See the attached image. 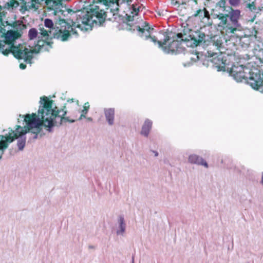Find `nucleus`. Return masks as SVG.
Returning a JSON list of instances; mask_svg holds the SVG:
<instances>
[{
    "instance_id": "obj_4",
    "label": "nucleus",
    "mask_w": 263,
    "mask_h": 263,
    "mask_svg": "<svg viewBox=\"0 0 263 263\" xmlns=\"http://www.w3.org/2000/svg\"><path fill=\"white\" fill-rule=\"evenodd\" d=\"M41 100L43 101V103L42 107L39 109V115L41 117L44 126L45 127L48 128L52 127L54 123L57 122L54 120L57 118H60V124L63 122H74V120H69L68 118L65 117L66 114L65 108L57 111L52 109V100H49L46 96L41 98Z\"/></svg>"
},
{
    "instance_id": "obj_32",
    "label": "nucleus",
    "mask_w": 263,
    "mask_h": 263,
    "mask_svg": "<svg viewBox=\"0 0 263 263\" xmlns=\"http://www.w3.org/2000/svg\"><path fill=\"white\" fill-rule=\"evenodd\" d=\"M120 229H121V232L122 233H124L125 229V224H120Z\"/></svg>"
},
{
    "instance_id": "obj_17",
    "label": "nucleus",
    "mask_w": 263,
    "mask_h": 263,
    "mask_svg": "<svg viewBox=\"0 0 263 263\" xmlns=\"http://www.w3.org/2000/svg\"><path fill=\"white\" fill-rule=\"evenodd\" d=\"M105 118L109 124L112 125L114 121L115 109L108 108L104 110Z\"/></svg>"
},
{
    "instance_id": "obj_2",
    "label": "nucleus",
    "mask_w": 263,
    "mask_h": 263,
    "mask_svg": "<svg viewBox=\"0 0 263 263\" xmlns=\"http://www.w3.org/2000/svg\"><path fill=\"white\" fill-rule=\"evenodd\" d=\"M76 19L73 25H76L81 30L83 29V25L85 26H91L93 24H101L106 18L109 21L115 22L112 14L107 13V9H105L104 11L100 6L95 5H90L86 13L81 12L79 15L76 14Z\"/></svg>"
},
{
    "instance_id": "obj_21",
    "label": "nucleus",
    "mask_w": 263,
    "mask_h": 263,
    "mask_svg": "<svg viewBox=\"0 0 263 263\" xmlns=\"http://www.w3.org/2000/svg\"><path fill=\"white\" fill-rule=\"evenodd\" d=\"M251 80L252 82H250V85L254 89L258 90L263 86V80L259 79L258 80H254V78H251Z\"/></svg>"
},
{
    "instance_id": "obj_20",
    "label": "nucleus",
    "mask_w": 263,
    "mask_h": 263,
    "mask_svg": "<svg viewBox=\"0 0 263 263\" xmlns=\"http://www.w3.org/2000/svg\"><path fill=\"white\" fill-rule=\"evenodd\" d=\"M6 14L4 9L0 6V30H3L7 25H9L7 21H3V17L5 16Z\"/></svg>"
},
{
    "instance_id": "obj_6",
    "label": "nucleus",
    "mask_w": 263,
    "mask_h": 263,
    "mask_svg": "<svg viewBox=\"0 0 263 263\" xmlns=\"http://www.w3.org/2000/svg\"><path fill=\"white\" fill-rule=\"evenodd\" d=\"M0 52L5 55L12 53L15 58L24 59L26 63H31L33 50L28 49L24 45H10L6 42L0 40Z\"/></svg>"
},
{
    "instance_id": "obj_31",
    "label": "nucleus",
    "mask_w": 263,
    "mask_h": 263,
    "mask_svg": "<svg viewBox=\"0 0 263 263\" xmlns=\"http://www.w3.org/2000/svg\"><path fill=\"white\" fill-rule=\"evenodd\" d=\"M133 9L135 12V14L137 15L138 12L139 11V8H136L134 5H133Z\"/></svg>"
},
{
    "instance_id": "obj_7",
    "label": "nucleus",
    "mask_w": 263,
    "mask_h": 263,
    "mask_svg": "<svg viewBox=\"0 0 263 263\" xmlns=\"http://www.w3.org/2000/svg\"><path fill=\"white\" fill-rule=\"evenodd\" d=\"M74 22L75 21L72 20L71 25L64 22L63 25H61L60 27H57L56 28L50 37L62 42L67 41L71 37L72 34H78L77 32L73 28V27L77 28L76 25L74 26L73 25Z\"/></svg>"
},
{
    "instance_id": "obj_37",
    "label": "nucleus",
    "mask_w": 263,
    "mask_h": 263,
    "mask_svg": "<svg viewBox=\"0 0 263 263\" xmlns=\"http://www.w3.org/2000/svg\"><path fill=\"white\" fill-rule=\"evenodd\" d=\"M101 1L102 0H97V2H100V3L101 2Z\"/></svg>"
},
{
    "instance_id": "obj_19",
    "label": "nucleus",
    "mask_w": 263,
    "mask_h": 263,
    "mask_svg": "<svg viewBox=\"0 0 263 263\" xmlns=\"http://www.w3.org/2000/svg\"><path fill=\"white\" fill-rule=\"evenodd\" d=\"M152 126V122L147 120L145 121L144 125L142 126L141 134L144 136H147Z\"/></svg>"
},
{
    "instance_id": "obj_13",
    "label": "nucleus",
    "mask_w": 263,
    "mask_h": 263,
    "mask_svg": "<svg viewBox=\"0 0 263 263\" xmlns=\"http://www.w3.org/2000/svg\"><path fill=\"white\" fill-rule=\"evenodd\" d=\"M45 3L48 9L54 10L55 13L61 11L62 0H45Z\"/></svg>"
},
{
    "instance_id": "obj_18",
    "label": "nucleus",
    "mask_w": 263,
    "mask_h": 263,
    "mask_svg": "<svg viewBox=\"0 0 263 263\" xmlns=\"http://www.w3.org/2000/svg\"><path fill=\"white\" fill-rule=\"evenodd\" d=\"M221 45V43H213L212 46L214 48H215L216 51H214V49L211 50L212 48L210 47V49H209L207 51L208 56L210 57H213L218 55V53L220 52V47Z\"/></svg>"
},
{
    "instance_id": "obj_23",
    "label": "nucleus",
    "mask_w": 263,
    "mask_h": 263,
    "mask_svg": "<svg viewBox=\"0 0 263 263\" xmlns=\"http://www.w3.org/2000/svg\"><path fill=\"white\" fill-rule=\"evenodd\" d=\"M38 32L35 28H32L29 30L28 37L30 40L35 39L37 35Z\"/></svg>"
},
{
    "instance_id": "obj_12",
    "label": "nucleus",
    "mask_w": 263,
    "mask_h": 263,
    "mask_svg": "<svg viewBox=\"0 0 263 263\" xmlns=\"http://www.w3.org/2000/svg\"><path fill=\"white\" fill-rule=\"evenodd\" d=\"M39 4V0H21L20 3V12L24 14L26 11L31 9H37L38 6L37 4Z\"/></svg>"
},
{
    "instance_id": "obj_3",
    "label": "nucleus",
    "mask_w": 263,
    "mask_h": 263,
    "mask_svg": "<svg viewBox=\"0 0 263 263\" xmlns=\"http://www.w3.org/2000/svg\"><path fill=\"white\" fill-rule=\"evenodd\" d=\"M205 37L204 33L200 31H194L188 27H184L181 32L172 37V41L168 46H165L167 52L179 53L184 51L185 48L181 46L183 42L193 41L197 46L202 42Z\"/></svg>"
},
{
    "instance_id": "obj_25",
    "label": "nucleus",
    "mask_w": 263,
    "mask_h": 263,
    "mask_svg": "<svg viewBox=\"0 0 263 263\" xmlns=\"http://www.w3.org/2000/svg\"><path fill=\"white\" fill-rule=\"evenodd\" d=\"M26 143V139H22L21 138L19 139L17 141V146L20 150H22Z\"/></svg>"
},
{
    "instance_id": "obj_34",
    "label": "nucleus",
    "mask_w": 263,
    "mask_h": 263,
    "mask_svg": "<svg viewBox=\"0 0 263 263\" xmlns=\"http://www.w3.org/2000/svg\"><path fill=\"white\" fill-rule=\"evenodd\" d=\"M120 224H123L124 223V218L123 217H120L119 219Z\"/></svg>"
},
{
    "instance_id": "obj_24",
    "label": "nucleus",
    "mask_w": 263,
    "mask_h": 263,
    "mask_svg": "<svg viewBox=\"0 0 263 263\" xmlns=\"http://www.w3.org/2000/svg\"><path fill=\"white\" fill-rule=\"evenodd\" d=\"M90 105L88 102H86L83 106V109L82 110V114L80 116V119L83 117H85V115L87 114L88 110L89 108Z\"/></svg>"
},
{
    "instance_id": "obj_22",
    "label": "nucleus",
    "mask_w": 263,
    "mask_h": 263,
    "mask_svg": "<svg viewBox=\"0 0 263 263\" xmlns=\"http://www.w3.org/2000/svg\"><path fill=\"white\" fill-rule=\"evenodd\" d=\"M20 5V3L16 0H10L5 4V8L8 10H13L17 8Z\"/></svg>"
},
{
    "instance_id": "obj_11",
    "label": "nucleus",
    "mask_w": 263,
    "mask_h": 263,
    "mask_svg": "<svg viewBox=\"0 0 263 263\" xmlns=\"http://www.w3.org/2000/svg\"><path fill=\"white\" fill-rule=\"evenodd\" d=\"M44 26L48 28L45 29L43 27L40 28V31L42 36L46 39H48L52 34V31L55 30L56 28H54V24L52 21L49 18H46L44 20Z\"/></svg>"
},
{
    "instance_id": "obj_16",
    "label": "nucleus",
    "mask_w": 263,
    "mask_h": 263,
    "mask_svg": "<svg viewBox=\"0 0 263 263\" xmlns=\"http://www.w3.org/2000/svg\"><path fill=\"white\" fill-rule=\"evenodd\" d=\"M189 161L191 163H195L208 167V163L202 158L196 155H192L189 156Z\"/></svg>"
},
{
    "instance_id": "obj_14",
    "label": "nucleus",
    "mask_w": 263,
    "mask_h": 263,
    "mask_svg": "<svg viewBox=\"0 0 263 263\" xmlns=\"http://www.w3.org/2000/svg\"><path fill=\"white\" fill-rule=\"evenodd\" d=\"M193 16L198 18L202 22H204L205 19L209 21L211 18L209 11L205 7L196 10Z\"/></svg>"
},
{
    "instance_id": "obj_15",
    "label": "nucleus",
    "mask_w": 263,
    "mask_h": 263,
    "mask_svg": "<svg viewBox=\"0 0 263 263\" xmlns=\"http://www.w3.org/2000/svg\"><path fill=\"white\" fill-rule=\"evenodd\" d=\"M231 72L237 81H241L242 80H246L248 78L245 71L241 70L238 71V68H232Z\"/></svg>"
},
{
    "instance_id": "obj_35",
    "label": "nucleus",
    "mask_w": 263,
    "mask_h": 263,
    "mask_svg": "<svg viewBox=\"0 0 263 263\" xmlns=\"http://www.w3.org/2000/svg\"><path fill=\"white\" fill-rule=\"evenodd\" d=\"M261 183L263 185V173H262V176H261Z\"/></svg>"
},
{
    "instance_id": "obj_10",
    "label": "nucleus",
    "mask_w": 263,
    "mask_h": 263,
    "mask_svg": "<svg viewBox=\"0 0 263 263\" xmlns=\"http://www.w3.org/2000/svg\"><path fill=\"white\" fill-rule=\"evenodd\" d=\"M12 27L16 30L8 31L5 36V40L7 44L11 45H14V41L16 39L21 36V34L18 31L22 30L24 25L22 22L15 21L12 25Z\"/></svg>"
},
{
    "instance_id": "obj_9",
    "label": "nucleus",
    "mask_w": 263,
    "mask_h": 263,
    "mask_svg": "<svg viewBox=\"0 0 263 263\" xmlns=\"http://www.w3.org/2000/svg\"><path fill=\"white\" fill-rule=\"evenodd\" d=\"M132 0H102V3L105 6L107 13H111L116 22H119L122 20V15L119 14L120 7L124 3H128Z\"/></svg>"
},
{
    "instance_id": "obj_29",
    "label": "nucleus",
    "mask_w": 263,
    "mask_h": 263,
    "mask_svg": "<svg viewBox=\"0 0 263 263\" xmlns=\"http://www.w3.org/2000/svg\"><path fill=\"white\" fill-rule=\"evenodd\" d=\"M241 0H229L230 5L232 7H237L240 3Z\"/></svg>"
},
{
    "instance_id": "obj_39",
    "label": "nucleus",
    "mask_w": 263,
    "mask_h": 263,
    "mask_svg": "<svg viewBox=\"0 0 263 263\" xmlns=\"http://www.w3.org/2000/svg\"><path fill=\"white\" fill-rule=\"evenodd\" d=\"M263 10V7H262V9H259L260 10Z\"/></svg>"
},
{
    "instance_id": "obj_30",
    "label": "nucleus",
    "mask_w": 263,
    "mask_h": 263,
    "mask_svg": "<svg viewBox=\"0 0 263 263\" xmlns=\"http://www.w3.org/2000/svg\"><path fill=\"white\" fill-rule=\"evenodd\" d=\"M232 68H238V71H241V70H244L245 68L247 69L246 66H243L242 65H239V66H233Z\"/></svg>"
},
{
    "instance_id": "obj_36",
    "label": "nucleus",
    "mask_w": 263,
    "mask_h": 263,
    "mask_svg": "<svg viewBox=\"0 0 263 263\" xmlns=\"http://www.w3.org/2000/svg\"><path fill=\"white\" fill-rule=\"evenodd\" d=\"M155 156H158V153H157V152H156V153H155Z\"/></svg>"
},
{
    "instance_id": "obj_27",
    "label": "nucleus",
    "mask_w": 263,
    "mask_h": 263,
    "mask_svg": "<svg viewBox=\"0 0 263 263\" xmlns=\"http://www.w3.org/2000/svg\"><path fill=\"white\" fill-rule=\"evenodd\" d=\"M247 8H248L251 11H255L256 10V7L254 2L247 4Z\"/></svg>"
},
{
    "instance_id": "obj_28",
    "label": "nucleus",
    "mask_w": 263,
    "mask_h": 263,
    "mask_svg": "<svg viewBox=\"0 0 263 263\" xmlns=\"http://www.w3.org/2000/svg\"><path fill=\"white\" fill-rule=\"evenodd\" d=\"M217 58H214L212 60V62L214 63L216 65H218L220 63L222 64H224L223 62V59L222 58L217 57Z\"/></svg>"
},
{
    "instance_id": "obj_1",
    "label": "nucleus",
    "mask_w": 263,
    "mask_h": 263,
    "mask_svg": "<svg viewBox=\"0 0 263 263\" xmlns=\"http://www.w3.org/2000/svg\"><path fill=\"white\" fill-rule=\"evenodd\" d=\"M24 121L26 123L27 126L22 127L20 125H16L15 132L11 129L8 134L0 135V159L9 143L28 132L34 134L39 133L40 131V126L44 125L41 117L35 113L25 115Z\"/></svg>"
},
{
    "instance_id": "obj_26",
    "label": "nucleus",
    "mask_w": 263,
    "mask_h": 263,
    "mask_svg": "<svg viewBox=\"0 0 263 263\" xmlns=\"http://www.w3.org/2000/svg\"><path fill=\"white\" fill-rule=\"evenodd\" d=\"M216 5L223 10H225L226 7V0H219V1L216 3Z\"/></svg>"
},
{
    "instance_id": "obj_5",
    "label": "nucleus",
    "mask_w": 263,
    "mask_h": 263,
    "mask_svg": "<svg viewBox=\"0 0 263 263\" xmlns=\"http://www.w3.org/2000/svg\"><path fill=\"white\" fill-rule=\"evenodd\" d=\"M230 9L228 14L219 13L213 15L214 18H217L220 21L218 26L222 28L227 35L235 34L241 29V24L239 22L240 11L234 9L232 7H230Z\"/></svg>"
},
{
    "instance_id": "obj_8",
    "label": "nucleus",
    "mask_w": 263,
    "mask_h": 263,
    "mask_svg": "<svg viewBox=\"0 0 263 263\" xmlns=\"http://www.w3.org/2000/svg\"><path fill=\"white\" fill-rule=\"evenodd\" d=\"M136 30L138 31L139 35L141 37H143L145 40L151 39L152 42L155 43H157L161 47H164L170 39L167 33L166 32H164L163 35L164 39L163 41H157L155 36H152L151 35L152 32L154 30V28L151 27L149 24L146 22L143 23V25H142L141 27L140 26H136Z\"/></svg>"
},
{
    "instance_id": "obj_33",
    "label": "nucleus",
    "mask_w": 263,
    "mask_h": 263,
    "mask_svg": "<svg viewBox=\"0 0 263 263\" xmlns=\"http://www.w3.org/2000/svg\"><path fill=\"white\" fill-rule=\"evenodd\" d=\"M19 67L22 69H25L26 68V65L25 64L21 63Z\"/></svg>"
},
{
    "instance_id": "obj_38",
    "label": "nucleus",
    "mask_w": 263,
    "mask_h": 263,
    "mask_svg": "<svg viewBox=\"0 0 263 263\" xmlns=\"http://www.w3.org/2000/svg\"><path fill=\"white\" fill-rule=\"evenodd\" d=\"M128 17H129L128 21H130V20L129 19V18H130V16H128Z\"/></svg>"
}]
</instances>
